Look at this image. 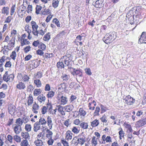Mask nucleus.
<instances>
[{"instance_id":"obj_35","label":"nucleus","mask_w":146,"mask_h":146,"mask_svg":"<svg viewBox=\"0 0 146 146\" xmlns=\"http://www.w3.org/2000/svg\"><path fill=\"white\" fill-rule=\"evenodd\" d=\"M4 140V134L1 135L0 137V146H3L4 144V143L3 140Z\"/></svg>"},{"instance_id":"obj_38","label":"nucleus","mask_w":146,"mask_h":146,"mask_svg":"<svg viewBox=\"0 0 146 146\" xmlns=\"http://www.w3.org/2000/svg\"><path fill=\"white\" fill-rule=\"evenodd\" d=\"M100 108L99 107L97 106L96 107L95 111L94 113V115H99L100 114L99 113L100 111Z\"/></svg>"},{"instance_id":"obj_2","label":"nucleus","mask_w":146,"mask_h":146,"mask_svg":"<svg viewBox=\"0 0 146 146\" xmlns=\"http://www.w3.org/2000/svg\"><path fill=\"white\" fill-rule=\"evenodd\" d=\"M8 72L6 71L4 74L3 77V80L6 82H7L8 81L11 82L13 79L14 77V75L13 74L8 75Z\"/></svg>"},{"instance_id":"obj_15","label":"nucleus","mask_w":146,"mask_h":146,"mask_svg":"<svg viewBox=\"0 0 146 146\" xmlns=\"http://www.w3.org/2000/svg\"><path fill=\"white\" fill-rule=\"evenodd\" d=\"M14 131L15 133L18 134L22 131L21 126L20 125H16L14 128Z\"/></svg>"},{"instance_id":"obj_17","label":"nucleus","mask_w":146,"mask_h":146,"mask_svg":"<svg viewBox=\"0 0 146 146\" xmlns=\"http://www.w3.org/2000/svg\"><path fill=\"white\" fill-rule=\"evenodd\" d=\"M74 108V106L72 105H67L64 107V108L66 111L70 112Z\"/></svg>"},{"instance_id":"obj_14","label":"nucleus","mask_w":146,"mask_h":146,"mask_svg":"<svg viewBox=\"0 0 146 146\" xmlns=\"http://www.w3.org/2000/svg\"><path fill=\"white\" fill-rule=\"evenodd\" d=\"M103 4L102 0L97 1L95 3L94 6L96 8H100L103 7Z\"/></svg>"},{"instance_id":"obj_32","label":"nucleus","mask_w":146,"mask_h":146,"mask_svg":"<svg viewBox=\"0 0 146 146\" xmlns=\"http://www.w3.org/2000/svg\"><path fill=\"white\" fill-rule=\"evenodd\" d=\"M21 135L23 138H24L25 139H27L30 137L28 132H22Z\"/></svg>"},{"instance_id":"obj_31","label":"nucleus","mask_w":146,"mask_h":146,"mask_svg":"<svg viewBox=\"0 0 146 146\" xmlns=\"http://www.w3.org/2000/svg\"><path fill=\"white\" fill-rule=\"evenodd\" d=\"M125 134L124 132L123 131L122 129L121 128V130L119 132V138L120 139H122V137H124Z\"/></svg>"},{"instance_id":"obj_27","label":"nucleus","mask_w":146,"mask_h":146,"mask_svg":"<svg viewBox=\"0 0 146 146\" xmlns=\"http://www.w3.org/2000/svg\"><path fill=\"white\" fill-rule=\"evenodd\" d=\"M99 124L98 120L96 119L91 122V126L93 127H96Z\"/></svg>"},{"instance_id":"obj_58","label":"nucleus","mask_w":146,"mask_h":146,"mask_svg":"<svg viewBox=\"0 0 146 146\" xmlns=\"http://www.w3.org/2000/svg\"><path fill=\"white\" fill-rule=\"evenodd\" d=\"M41 112L42 114H44L47 112V108L46 106L42 107V108Z\"/></svg>"},{"instance_id":"obj_4","label":"nucleus","mask_w":146,"mask_h":146,"mask_svg":"<svg viewBox=\"0 0 146 146\" xmlns=\"http://www.w3.org/2000/svg\"><path fill=\"white\" fill-rule=\"evenodd\" d=\"M57 99L59 100H60V104L64 105L66 104L68 102L67 98L66 96L63 95H60L57 96Z\"/></svg>"},{"instance_id":"obj_26","label":"nucleus","mask_w":146,"mask_h":146,"mask_svg":"<svg viewBox=\"0 0 146 146\" xmlns=\"http://www.w3.org/2000/svg\"><path fill=\"white\" fill-rule=\"evenodd\" d=\"M34 82L37 87H40L41 86V82L39 79H36L34 80Z\"/></svg>"},{"instance_id":"obj_63","label":"nucleus","mask_w":146,"mask_h":146,"mask_svg":"<svg viewBox=\"0 0 146 146\" xmlns=\"http://www.w3.org/2000/svg\"><path fill=\"white\" fill-rule=\"evenodd\" d=\"M36 53L37 54L40 56H42L43 54L44 53L43 50L40 49H38L36 51Z\"/></svg>"},{"instance_id":"obj_33","label":"nucleus","mask_w":146,"mask_h":146,"mask_svg":"<svg viewBox=\"0 0 146 146\" xmlns=\"http://www.w3.org/2000/svg\"><path fill=\"white\" fill-rule=\"evenodd\" d=\"M8 46H4V48L2 50H3V53L5 55H7L8 54L9 52V48H8Z\"/></svg>"},{"instance_id":"obj_56","label":"nucleus","mask_w":146,"mask_h":146,"mask_svg":"<svg viewBox=\"0 0 146 146\" xmlns=\"http://www.w3.org/2000/svg\"><path fill=\"white\" fill-rule=\"evenodd\" d=\"M11 65V62L10 61H7L5 65V68H10Z\"/></svg>"},{"instance_id":"obj_24","label":"nucleus","mask_w":146,"mask_h":146,"mask_svg":"<svg viewBox=\"0 0 146 146\" xmlns=\"http://www.w3.org/2000/svg\"><path fill=\"white\" fill-rule=\"evenodd\" d=\"M80 126L83 129H86L88 128V125L87 123L82 122L80 123Z\"/></svg>"},{"instance_id":"obj_3","label":"nucleus","mask_w":146,"mask_h":146,"mask_svg":"<svg viewBox=\"0 0 146 146\" xmlns=\"http://www.w3.org/2000/svg\"><path fill=\"white\" fill-rule=\"evenodd\" d=\"M68 69L69 70L71 71V74L73 75H75L81 77L82 75V72L79 70H76L75 68L72 67H68Z\"/></svg>"},{"instance_id":"obj_13","label":"nucleus","mask_w":146,"mask_h":146,"mask_svg":"<svg viewBox=\"0 0 146 146\" xmlns=\"http://www.w3.org/2000/svg\"><path fill=\"white\" fill-rule=\"evenodd\" d=\"M16 87L19 90H23L26 88L25 84L22 82H19V83L17 84Z\"/></svg>"},{"instance_id":"obj_29","label":"nucleus","mask_w":146,"mask_h":146,"mask_svg":"<svg viewBox=\"0 0 146 146\" xmlns=\"http://www.w3.org/2000/svg\"><path fill=\"white\" fill-rule=\"evenodd\" d=\"M55 92L53 91H50L48 92L47 94V97L48 98H52L54 95Z\"/></svg>"},{"instance_id":"obj_57","label":"nucleus","mask_w":146,"mask_h":146,"mask_svg":"<svg viewBox=\"0 0 146 146\" xmlns=\"http://www.w3.org/2000/svg\"><path fill=\"white\" fill-rule=\"evenodd\" d=\"M85 70L86 73L89 75H90L92 74L91 71V70L89 68H86L85 69Z\"/></svg>"},{"instance_id":"obj_55","label":"nucleus","mask_w":146,"mask_h":146,"mask_svg":"<svg viewBox=\"0 0 146 146\" xmlns=\"http://www.w3.org/2000/svg\"><path fill=\"white\" fill-rule=\"evenodd\" d=\"M42 9V7L41 6L39 5H37L36 7V13L37 14H38L39 13V11L41 10Z\"/></svg>"},{"instance_id":"obj_53","label":"nucleus","mask_w":146,"mask_h":146,"mask_svg":"<svg viewBox=\"0 0 146 146\" xmlns=\"http://www.w3.org/2000/svg\"><path fill=\"white\" fill-rule=\"evenodd\" d=\"M59 1H58L53 0L52 3L53 7L54 8L57 7L58 5Z\"/></svg>"},{"instance_id":"obj_9","label":"nucleus","mask_w":146,"mask_h":146,"mask_svg":"<svg viewBox=\"0 0 146 146\" xmlns=\"http://www.w3.org/2000/svg\"><path fill=\"white\" fill-rule=\"evenodd\" d=\"M30 67L32 69L36 68L39 65L37 60H33L29 62Z\"/></svg>"},{"instance_id":"obj_36","label":"nucleus","mask_w":146,"mask_h":146,"mask_svg":"<svg viewBox=\"0 0 146 146\" xmlns=\"http://www.w3.org/2000/svg\"><path fill=\"white\" fill-rule=\"evenodd\" d=\"M46 46L43 43L40 42L39 44L38 48L42 49V50H44L46 49Z\"/></svg>"},{"instance_id":"obj_28","label":"nucleus","mask_w":146,"mask_h":146,"mask_svg":"<svg viewBox=\"0 0 146 146\" xmlns=\"http://www.w3.org/2000/svg\"><path fill=\"white\" fill-rule=\"evenodd\" d=\"M50 33L48 32L44 35L43 40L44 41H48L50 40Z\"/></svg>"},{"instance_id":"obj_19","label":"nucleus","mask_w":146,"mask_h":146,"mask_svg":"<svg viewBox=\"0 0 146 146\" xmlns=\"http://www.w3.org/2000/svg\"><path fill=\"white\" fill-rule=\"evenodd\" d=\"M40 129V124H39V122H38V121H37L34 125V131L35 132H36L38 130Z\"/></svg>"},{"instance_id":"obj_5","label":"nucleus","mask_w":146,"mask_h":146,"mask_svg":"<svg viewBox=\"0 0 146 146\" xmlns=\"http://www.w3.org/2000/svg\"><path fill=\"white\" fill-rule=\"evenodd\" d=\"M63 61L65 65L68 66L72 60V57L70 55L63 56Z\"/></svg>"},{"instance_id":"obj_39","label":"nucleus","mask_w":146,"mask_h":146,"mask_svg":"<svg viewBox=\"0 0 146 146\" xmlns=\"http://www.w3.org/2000/svg\"><path fill=\"white\" fill-rule=\"evenodd\" d=\"M13 139L17 142H19L21 141V138L18 136L15 135L13 137Z\"/></svg>"},{"instance_id":"obj_6","label":"nucleus","mask_w":146,"mask_h":146,"mask_svg":"<svg viewBox=\"0 0 146 146\" xmlns=\"http://www.w3.org/2000/svg\"><path fill=\"white\" fill-rule=\"evenodd\" d=\"M125 102L128 105H131L134 102V100L133 98L129 95L127 96L125 99H124Z\"/></svg>"},{"instance_id":"obj_25","label":"nucleus","mask_w":146,"mask_h":146,"mask_svg":"<svg viewBox=\"0 0 146 146\" xmlns=\"http://www.w3.org/2000/svg\"><path fill=\"white\" fill-rule=\"evenodd\" d=\"M78 112L79 113L78 115H80V116H82L84 117L86 114V112L82 108H80Z\"/></svg>"},{"instance_id":"obj_7","label":"nucleus","mask_w":146,"mask_h":146,"mask_svg":"<svg viewBox=\"0 0 146 146\" xmlns=\"http://www.w3.org/2000/svg\"><path fill=\"white\" fill-rule=\"evenodd\" d=\"M138 42L140 43H146V32L142 33L139 39Z\"/></svg>"},{"instance_id":"obj_10","label":"nucleus","mask_w":146,"mask_h":146,"mask_svg":"<svg viewBox=\"0 0 146 146\" xmlns=\"http://www.w3.org/2000/svg\"><path fill=\"white\" fill-rule=\"evenodd\" d=\"M39 107L38 105L35 102L33 105L32 111L34 113H37L39 112Z\"/></svg>"},{"instance_id":"obj_12","label":"nucleus","mask_w":146,"mask_h":146,"mask_svg":"<svg viewBox=\"0 0 146 146\" xmlns=\"http://www.w3.org/2000/svg\"><path fill=\"white\" fill-rule=\"evenodd\" d=\"M146 124V118L138 121L136 125L137 127H140L143 126Z\"/></svg>"},{"instance_id":"obj_42","label":"nucleus","mask_w":146,"mask_h":146,"mask_svg":"<svg viewBox=\"0 0 146 146\" xmlns=\"http://www.w3.org/2000/svg\"><path fill=\"white\" fill-rule=\"evenodd\" d=\"M28 106H30L33 103V98L32 96H29L28 97Z\"/></svg>"},{"instance_id":"obj_16","label":"nucleus","mask_w":146,"mask_h":146,"mask_svg":"<svg viewBox=\"0 0 146 146\" xmlns=\"http://www.w3.org/2000/svg\"><path fill=\"white\" fill-rule=\"evenodd\" d=\"M73 134L70 131H68L66 134L65 138L67 141L71 139L72 137Z\"/></svg>"},{"instance_id":"obj_37","label":"nucleus","mask_w":146,"mask_h":146,"mask_svg":"<svg viewBox=\"0 0 146 146\" xmlns=\"http://www.w3.org/2000/svg\"><path fill=\"white\" fill-rule=\"evenodd\" d=\"M38 122H39V124H40L43 125H45L46 122L44 118L41 117L40 118Z\"/></svg>"},{"instance_id":"obj_18","label":"nucleus","mask_w":146,"mask_h":146,"mask_svg":"<svg viewBox=\"0 0 146 146\" xmlns=\"http://www.w3.org/2000/svg\"><path fill=\"white\" fill-rule=\"evenodd\" d=\"M48 125V126L50 129H51L52 128V126L53 125L52 123V119L50 116H48L47 118V121Z\"/></svg>"},{"instance_id":"obj_20","label":"nucleus","mask_w":146,"mask_h":146,"mask_svg":"<svg viewBox=\"0 0 146 146\" xmlns=\"http://www.w3.org/2000/svg\"><path fill=\"white\" fill-rule=\"evenodd\" d=\"M34 143L36 146H42L44 144L43 142L41 139H38L35 140Z\"/></svg>"},{"instance_id":"obj_60","label":"nucleus","mask_w":146,"mask_h":146,"mask_svg":"<svg viewBox=\"0 0 146 146\" xmlns=\"http://www.w3.org/2000/svg\"><path fill=\"white\" fill-rule=\"evenodd\" d=\"M43 134L44 133L42 132L40 133L39 134L37 135V139H44L43 138Z\"/></svg>"},{"instance_id":"obj_47","label":"nucleus","mask_w":146,"mask_h":146,"mask_svg":"<svg viewBox=\"0 0 146 146\" xmlns=\"http://www.w3.org/2000/svg\"><path fill=\"white\" fill-rule=\"evenodd\" d=\"M69 76L66 74H63L61 78L63 81H67L69 79Z\"/></svg>"},{"instance_id":"obj_45","label":"nucleus","mask_w":146,"mask_h":146,"mask_svg":"<svg viewBox=\"0 0 146 146\" xmlns=\"http://www.w3.org/2000/svg\"><path fill=\"white\" fill-rule=\"evenodd\" d=\"M31 125L27 124L25 125V129L28 132L31 131Z\"/></svg>"},{"instance_id":"obj_34","label":"nucleus","mask_w":146,"mask_h":146,"mask_svg":"<svg viewBox=\"0 0 146 146\" xmlns=\"http://www.w3.org/2000/svg\"><path fill=\"white\" fill-rule=\"evenodd\" d=\"M52 22L55 23L58 27H60V22L56 18L54 19H53Z\"/></svg>"},{"instance_id":"obj_46","label":"nucleus","mask_w":146,"mask_h":146,"mask_svg":"<svg viewBox=\"0 0 146 146\" xmlns=\"http://www.w3.org/2000/svg\"><path fill=\"white\" fill-rule=\"evenodd\" d=\"M57 110V109L56 108L55 109L53 110L52 108V109H51L49 110H48V111L49 112V113L50 114H51L52 115H55L56 114V112Z\"/></svg>"},{"instance_id":"obj_1","label":"nucleus","mask_w":146,"mask_h":146,"mask_svg":"<svg viewBox=\"0 0 146 146\" xmlns=\"http://www.w3.org/2000/svg\"><path fill=\"white\" fill-rule=\"evenodd\" d=\"M116 38L113 33L110 32L107 34L103 38V40L107 44L112 42Z\"/></svg>"},{"instance_id":"obj_52","label":"nucleus","mask_w":146,"mask_h":146,"mask_svg":"<svg viewBox=\"0 0 146 146\" xmlns=\"http://www.w3.org/2000/svg\"><path fill=\"white\" fill-rule=\"evenodd\" d=\"M85 54H86L85 52L83 51L82 49L80 50L79 53L80 56L84 59V56Z\"/></svg>"},{"instance_id":"obj_41","label":"nucleus","mask_w":146,"mask_h":146,"mask_svg":"<svg viewBox=\"0 0 146 146\" xmlns=\"http://www.w3.org/2000/svg\"><path fill=\"white\" fill-rule=\"evenodd\" d=\"M97 139L95 137L93 136L92 137V143L95 146H96L97 143Z\"/></svg>"},{"instance_id":"obj_30","label":"nucleus","mask_w":146,"mask_h":146,"mask_svg":"<svg viewBox=\"0 0 146 146\" xmlns=\"http://www.w3.org/2000/svg\"><path fill=\"white\" fill-rule=\"evenodd\" d=\"M41 90L40 89H35L33 92L34 95L37 96L41 93Z\"/></svg>"},{"instance_id":"obj_11","label":"nucleus","mask_w":146,"mask_h":146,"mask_svg":"<svg viewBox=\"0 0 146 146\" xmlns=\"http://www.w3.org/2000/svg\"><path fill=\"white\" fill-rule=\"evenodd\" d=\"M37 99L40 103L44 104L46 100V97L43 94H42L37 97Z\"/></svg>"},{"instance_id":"obj_50","label":"nucleus","mask_w":146,"mask_h":146,"mask_svg":"<svg viewBox=\"0 0 146 146\" xmlns=\"http://www.w3.org/2000/svg\"><path fill=\"white\" fill-rule=\"evenodd\" d=\"M77 141H78V143L81 145H83L85 142L84 138L83 137L80 138L77 140Z\"/></svg>"},{"instance_id":"obj_8","label":"nucleus","mask_w":146,"mask_h":146,"mask_svg":"<svg viewBox=\"0 0 146 146\" xmlns=\"http://www.w3.org/2000/svg\"><path fill=\"white\" fill-rule=\"evenodd\" d=\"M17 111L16 107L14 105H10L8 107V112L9 114L11 115H13Z\"/></svg>"},{"instance_id":"obj_22","label":"nucleus","mask_w":146,"mask_h":146,"mask_svg":"<svg viewBox=\"0 0 146 146\" xmlns=\"http://www.w3.org/2000/svg\"><path fill=\"white\" fill-rule=\"evenodd\" d=\"M15 43V38H13L10 40L9 42L8 43V46L10 47L11 48H13L14 47Z\"/></svg>"},{"instance_id":"obj_64","label":"nucleus","mask_w":146,"mask_h":146,"mask_svg":"<svg viewBox=\"0 0 146 146\" xmlns=\"http://www.w3.org/2000/svg\"><path fill=\"white\" fill-rule=\"evenodd\" d=\"M47 143L49 145H52L54 142V140L52 138L48 139Z\"/></svg>"},{"instance_id":"obj_62","label":"nucleus","mask_w":146,"mask_h":146,"mask_svg":"<svg viewBox=\"0 0 146 146\" xmlns=\"http://www.w3.org/2000/svg\"><path fill=\"white\" fill-rule=\"evenodd\" d=\"M7 138L8 141L10 143H12L13 142V137L11 135H9L7 136Z\"/></svg>"},{"instance_id":"obj_49","label":"nucleus","mask_w":146,"mask_h":146,"mask_svg":"<svg viewBox=\"0 0 146 146\" xmlns=\"http://www.w3.org/2000/svg\"><path fill=\"white\" fill-rule=\"evenodd\" d=\"M72 131L75 134L78 133L79 131V130L76 127H73L72 129Z\"/></svg>"},{"instance_id":"obj_23","label":"nucleus","mask_w":146,"mask_h":146,"mask_svg":"<svg viewBox=\"0 0 146 146\" xmlns=\"http://www.w3.org/2000/svg\"><path fill=\"white\" fill-rule=\"evenodd\" d=\"M53 133L52 131H50L49 129H48L46 130V137L48 138V139L50 138H52V135Z\"/></svg>"},{"instance_id":"obj_21","label":"nucleus","mask_w":146,"mask_h":146,"mask_svg":"<svg viewBox=\"0 0 146 146\" xmlns=\"http://www.w3.org/2000/svg\"><path fill=\"white\" fill-rule=\"evenodd\" d=\"M9 8L8 7H3L2 9V13L7 15L9 14Z\"/></svg>"},{"instance_id":"obj_51","label":"nucleus","mask_w":146,"mask_h":146,"mask_svg":"<svg viewBox=\"0 0 146 146\" xmlns=\"http://www.w3.org/2000/svg\"><path fill=\"white\" fill-rule=\"evenodd\" d=\"M15 5H13L11 7V8L10 10V14L11 15H12L13 13L15 12Z\"/></svg>"},{"instance_id":"obj_61","label":"nucleus","mask_w":146,"mask_h":146,"mask_svg":"<svg viewBox=\"0 0 146 146\" xmlns=\"http://www.w3.org/2000/svg\"><path fill=\"white\" fill-rule=\"evenodd\" d=\"M29 78L27 75H25L23 76L22 79L24 82L28 81Z\"/></svg>"},{"instance_id":"obj_54","label":"nucleus","mask_w":146,"mask_h":146,"mask_svg":"<svg viewBox=\"0 0 146 146\" xmlns=\"http://www.w3.org/2000/svg\"><path fill=\"white\" fill-rule=\"evenodd\" d=\"M21 143V146H26L27 145H29L27 139H25V140H23Z\"/></svg>"},{"instance_id":"obj_43","label":"nucleus","mask_w":146,"mask_h":146,"mask_svg":"<svg viewBox=\"0 0 146 146\" xmlns=\"http://www.w3.org/2000/svg\"><path fill=\"white\" fill-rule=\"evenodd\" d=\"M64 64L62 62H59L57 64V66L58 68H64Z\"/></svg>"},{"instance_id":"obj_44","label":"nucleus","mask_w":146,"mask_h":146,"mask_svg":"<svg viewBox=\"0 0 146 146\" xmlns=\"http://www.w3.org/2000/svg\"><path fill=\"white\" fill-rule=\"evenodd\" d=\"M17 56V54L15 51H13L12 52L10 55V57L13 60H15Z\"/></svg>"},{"instance_id":"obj_59","label":"nucleus","mask_w":146,"mask_h":146,"mask_svg":"<svg viewBox=\"0 0 146 146\" xmlns=\"http://www.w3.org/2000/svg\"><path fill=\"white\" fill-rule=\"evenodd\" d=\"M40 42L39 40H37L36 41H34L33 43V45L35 47H37L40 44Z\"/></svg>"},{"instance_id":"obj_48","label":"nucleus","mask_w":146,"mask_h":146,"mask_svg":"<svg viewBox=\"0 0 146 146\" xmlns=\"http://www.w3.org/2000/svg\"><path fill=\"white\" fill-rule=\"evenodd\" d=\"M42 76V74L41 72H37L36 75L35 76V78L38 79L40 78Z\"/></svg>"},{"instance_id":"obj_40","label":"nucleus","mask_w":146,"mask_h":146,"mask_svg":"<svg viewBox=\"0 0 146 146\" xmlns=\"http://www.w3.org/2000/svg\"><path fill=\"white\" fill-rule=\"evenodd\" d=\"M128 19L129 20L130 22V23L132 25L134 23V16L133 15H130V17H129V18Z\"/></svg>"}]
</instances>
